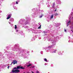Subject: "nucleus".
<instances>
[{
	"label": "nucleus",
	"instance_id": "1",
	"mask_svg": "<svg viewBox=\"0 0 73 73\" xmlns=\"http://www.w3.org/2000/svg\"><path fill=\"white\" fill-rule=\"evenodd\" d=\"M17 69H25V68H23V66H17Z\"/></svg>",
	"mask_w": 73,
	"mask_h": 73
},
{
	"label": "nucleus",
	"instance_id": "2",
	"mask_svg": "<svg viewBox=\"0 0 73 73\" xmlns=\"http://www.w3.org/2000/svg\"><path fill=\"white\" fill-rule=\"evenodd\" d=\"M14 72H15V73H19V72H20V70L18 69H17V70H14V71L13 70V72H12V73H14Z\"/></svg>",
	"mask_w": 73,
	"mask_h": 73
},
{
	"label": "nucleus",
	"instance_id": "3",
	"mask_svg": "<svg viewBox=\"0 0 73 73\" xmlns=\"http://www.w3.org/2000/svg\"><path fill=\"white\" fill-rule=\"evenodd\" d=\"M13 61L14 62H11V65H12V64H13V65H15V64H17V61H16L13 60Z\"/></svg>",
	"mask_w": 73,
	"mask_h": 73
},
{
	"label": "nucleus",
	"instance_id": "4",
	"mask_svg": "<svg viewBox=\"0 0 73 73\" xmlns=\"http://www.w3.org/2000/svg\"><path fill=\"white\" fill-rule=\"evenodd\" d=\"M8 17L7 18V20H8V19H10L11 18V14H9L8 15Z\"/></svg>",
	"mask_w": 73,
	"mask_h": 73
},
{
	"label": "nucleus",
	"instance_id": "5",
	"mask_svg": "<svg viewBox=\"0 0 73 73\" xmlns=\"http://www.w3.org/2000/svg\"><path fill=\"white\" fill-rule=\"evenodd\" d=\"M70 23V21H69V22H67V27H68L69 25V24Z\"/></svg>",
	"mask_w": 73,
	"mask_h": 73
},
{
	"label": "nucleus",
	"instance_id": "6",
	"mask_svg": "<svg viewBox=\"0 0 73 73\" xmlns=\"http://www.w3.org/2000/svg\"><path fill=\"white\" fill-rule=\"evenodd\" d=\"M14 69H17V67H15L11 71V72H13V71H14Z\"/></svg>",
	"mask_w": 73,
	"mask_h": 73
},
{
	"label": "nucleus",
	"instance_id": "7",
	"mask_svg": "<svg viewBox=\"0 0 73 73\" xmlns=\"http://www.w3.org/2000/svg\"><path fill=\"white\" fill-rule=\"evenodd\" d=\"M54 5H55V3H53L52 4V8H54Z\"/></svg>",
	"mask_w": 73,
	"mask_h": 73
},
{
	"label": "nucleus",
	"instance_id": "8",
	"mask_svg": "<svg viewBox=\"0 0 73 73\" xmlns=\"http://www.w3.org/2000/svg\"><path fill=\"white\" fill-rule=\"evenodd\" d=\"M50 19H53V15H52L51 17H50Z\"/></svg>",
	"mask_w": 73,
	"mask_h": 73
},
{
	"label": "nucleus",
	"instance_id": "9",
	"mask_svg": "<svg viewBox=\"0 0 73 73\" xmlns=\"http://www.w3.org/2000/svg\"><path fill=\"white\" fill-rule=\"evenodd\" d=\"M44 60L45 61H46V62H47V59H46V58L44 59Z\"/></svg>",
	"mask_w": 73,
	"mask_h": 73
},
{
	"label": "nucleus",
	"instance_id": "10",
	"mask_svg": "<svg viewBox=\"0 0 73 73\" xmlns=\"http://www.w3.org/2000/svg\"><path fill=\"white\" fill-rule=\"evenodd\" d=\"M41 25H40V26L38 28V29H41Z\"/></svg>",
	"mask_w": 73,
	"mask_h": 73
},
{
	"label": "nucleus",
	"instance_id": "11",
	"mask_svg": "<svg viewBox=\"0 0 73 73\" xmlns=\"http://www.w3.org/2000/svg\"><path fill=\"white\" fill-rule=\"evenodd\" d=\"M31 65H31V64H29V65H27V66H28V67H29V66H31Z\"/></svg>",
	"mask_w": 73,
	"mask_h": 73
},
{
	"label": "nucleus",
	"instance_id": "12",
	"mask_svg": "<svg viewBox=\"0 0 73 73\" xmlns=\"http://www.w3.org/2000/svg\"><path fill=\"white\" fill-rule=\"evenodd\" d=\"M42 16H43V15H41V16H40L39 17V18H41L42 17Z\"/></svg>",
	"mask_w": 73,
	"mask_h": 73
},
{
	"label": "nucleus",
	"instance_id": "13",
	"mask_svg": "<svg viewBox=\"0 0 73 73\" xmlns=\"http://www.w3.org/2000/svg\"><path fill=\"white\" fill-rule=\"evenodd\" d=\"M17 25H15V29H17Z\"/></svg>",
	"mask_w": 73,
	"mask_h": 73
},
{
	"label": "nucleus",
	"instance_id": "14",
	"mask_svg": "<svg viewBox=\"0 0 73 73\" xmlns=\"http://www.w3.org/2000/svg\"><path fill=\"white\" fill-rule=\"evenodd\" d=\"M36 73H40V72H39V71H36Z\"/></svg>",
	"mask_w": 73,
	"mask_h": 73
},
{
	"label": "nucleus",
	"instance_id": "15",
	"mask_svg": "<svg viewBox=\"0 0 73 73\" xmlns=\"http://www.w3.org/2000/svg\"><path fill=\"white\" fill-rule=\"evenodd\" d=\"M16 4H18V2L16 1Z\"/></svg>",
	"mask_w": 73,
	"mask_h": 73
},
{
	"label": "nucleus",
	"instance_id": "16",
	"mask_svg": "<svg viewBox=\"0 0 73 73\" xmlns=\"http://www.w3.org/2000/svg\"><path fill=\"white\" fill-rule=\"evenodd\" d=\"M57 51V50H55L54 51V53H56V52Z\"/></svg>",
	"mask_w": 73,
	"mask_h": 73
},
{
	"label": "nucleus",
	"instance_id": "17",
	"mask_svg": "<svg viewBox=\"0 0 73 73\" xmlns=\"http://www.w3.org/2000/svg\"><path fill=\"white\" fill-rule=\"evenodd\" d=\"M57 15H58V14H57V13L55 14V16H56Z\"/></svg>",
	"mask_w": 73,
	"mask_h": 73
},
{
	"label": "nucleus",
	"instance_id": "18",
	"mask_svg": "<svg viewBox=\"0 0 73 73\" xmlns=\"http://www.w3.org/2000/svg\"><path fill=\"white\" fill-rule=\"evenodd\" d=\"M66 30H64V32H66Z\"/></svg>",
	"mask_w": 73,
	"mask_h": 73
},
{
	"label": "nucleus",
	"instance_id": "19",
	"mask_svg": "<svg viewBox=\"0 0 73 73\" xmlns=\"http://www.w3.org/2000/svg\"><path fill=\"white\" fill-rule=\"evenodd\" d=\"M18 31H19V30H17V32H18Z\"/></svg>",
	"mask_w": 73,
	"mask_h": 73
},
{
	"label": "nucleus",
	"instance_id": "20",
	"mask_svg": "<svg viewBox=\"0 0 73 73\" xmlns=\"http://www.w3.org/2000/svg\"><path fill=\"white\" fill-rule=\"evenodd\" d=\"M9 66H8V69H9Z\"/></svg>",
	"mask_w": 73,
	"mask_h": 73
},
{
	"label": "nucleus",
	"instance_id": "21",
	"mask_svg": "<svg viewBox=\"0 0 73 73\" xmlns=\"http://www.w3.org/2000/svg\"><path fill=\"white\" fill-rule=\"evenodd\" d=\"M31 67H32V68H34L35 67V66H33V67L32 66Z\"/></svg>",
	"mask_w": 73,
	"mask_h": 73
},
{
	"label": "nucleus",
	"instance_id": "22",
	"mask_svg": "<svg viewBox=\"0 0 73 73\" xmlns=\"http://www.w3.org/2000/svg\"><path fill=\"white\" fill-rule=\"evenodd\" d=\"M71 31H72V32H73V31L72 30H71Z\"/></svg>",
	"mask_w": 73,
	"mask_h": 73
},
{
	"label": "nucleus",
	"instance_id": "23",
	"mask_svg": "<svg viewBox=\"0 0 73 73\" xmlns=\"http://www.w3.org/2000/svg\"><path fill=\"white\" fill-rule=\"evenodd\" d=\"M56 11H57V10L55 9V10H54V11H55V12H56Z\"/></svg>",
	"mask_w": 73,
	"mask_h": 73
},
{
	"label": "nucleus",
	"instance_id": "24",
	"mask_svg": "<svg viewBox=\"0 0 73 73\" xmlns=\"http://www.w3.org/2000/svg\"><path fill=\"white\" fill-rule=\"evenodd\" d=\"M32 73H33V72H32Z\"/></svg>",
	"mask_w": 73,
	"mask_h": 73
},
{
	"label": "nucleus",
	"instance_id": "25",
	"mask_svg": "<svg viewBox=\"0 0 73 73\" xmlns=\"http://www.w3.org/2000/svg\"><path fill=\"white\" fill-rule=\"evenodd\" d=\"M9 24H11V23H9Z\"/></svg>",
	"mask_w": 73,
	"mask_h": 73
}]
</instances>
